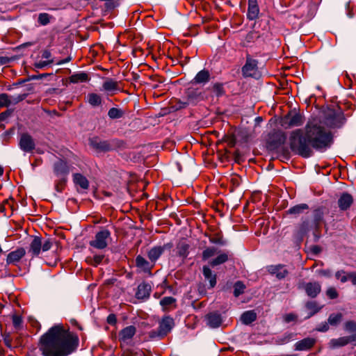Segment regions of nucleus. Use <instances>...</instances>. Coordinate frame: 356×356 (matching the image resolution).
<instances>
[{"label":"nucleus","mask_w":356,"mask_h":356,"mask_svg":"<svg viewBox=\"0 0 356 356\" xmlns=\"http://www.w3.org/2000/svg\"><path fill=\"white\" fill-rule=\"evenodd\" d=\"M79 343L76 334L56 325L40 337L38 348L44 356H67L76 350Z\"/></svg>","instance_id":"1"},{"label":"nucleus","mask_w":356,"mask_h":356,"mask_svg":"<svg viewBox=\"0 0 356 356\" xmlns=\"http://www.w3.org/2000/svg\"><path fill=\"white\" fill-rule=\"evenodd\" d=\"M306 135L312 148L318 151H325L330 148L334 142V136L331 131L327 129L316 120H309L305 127Z\"/></svg>","instance_id":"2"},{"label":"nucleus","mask_w":356,"mask_h":356,"mask_svg":"<svg viewBox=\"0 0 356 356\" xmlns=\"http://www.w3.org/2000/svg\"><path fill=\"white\" fill-rule=\"evenodd\" d=\"M330 213L329 209L325 206H318L313 209L312 220H303L297 227L295 236L299 243L302 242L303 237L309 232L313 231L314 234L321 231L322 226L325 225V217Z\"/></svg>","instance_id":"3"},{"label":"nucleus","mask_w":356,"mask_h":356,"mask_svg":"<svg viewBox=\"0 0 356 356\" xmlns=\"http://www.w3.org/2000/svg\"><path fill=\"white\" fill-rule=\"evenodd\" d=\"M289 144L293 152L303 158H309L313 154L312 146L305 129H297L292 131L289 135Z\"/></svg>","instance_id":"4"},{"label":"nucleus","mask_w":356,"mask_h":356,"mask_svg":"<svg viewBox=\"0 0 356 356\" xmlns=\"http://www.w3.org/2000/svg\"><path fill=\"white\" fill-rule=\"evenodd\" d=\"M175 325V321L171 316H164L159 321L158 329L149 331L148 337L151 339H162L171 332Z\"/></svg>","instance_id":"5"},{"label":"nucleus","mask_w":356,"mask_h":356,"mask_svg":"<svg viewBox=\"0 0 356 356\" xmlns=\"http://www.w3.org/2000/svg\"><path fill=\"white\" fill-rule=\"evenodd\" d=\"M325 122L330 128L339 129L345 123L346 118L340 109H329L325 114Z\"/></svg>","instance_id":"6"},{"label":"nucleus","mask_w":356,"mask_h":356,"mask_svg":"<svg viewBox=\"0 0 356 356\" xmlns=\"http://www.w3.org/2000/svg\"><path fill=\"white\" fill-rule=\"evenodd\" d=\"M286 135L281 130H273L268 134L267 145L270 150H277L285 143Z\"/></svg>","instance_id":"7"},{"label":"nucleus","mask_w":356,"mask_h":356,"mask_svg":"<svg viewBox=\"0 0 356 356\" xmlns=\"http://www.w3.org/2000/svg\"><path fill=\"white\" fill-rule=\"evenodd\" d=\"M304 117L300 113H289L282 121V125L286 129L293 127H299L304 123Z\"/></svg>","instance_id":"8"},{"label":"nucleus","mask_w":356,"mask_h":356,"mask_svg":"<svg viewBox=\"0 0 356 356\" xmlns=\"http://www.w3.org/2000/svg\"><path fill=\"white\" fill-rule=\"evenodd\" d=\"M258 60L253 59L250 54L246 56V61L241 72L244 77H255L258 72Z\"/></svg>","instance_id":"9"},{"label":"nucleus","mask_w":356,"mask_h":356,"mask_svg":"<svg viewBox=\"0 0 356 356\" xmlns=\"http://www.w3.org/2000/svg\"><path fill=\"white\" fill-rule=\"evenodd\" d=\"M53 171L57 177L67 178L70 172V166L66 161L59 159L54 162L53 165Z\"/></svg>","instance_id":"10"},{"label":"nucleus","mask_w":356,"mask_h":356,"mask_svg":"<svg viewBox=\"0 0 356 356\" xmlns=\"http://www.w3.org/2000/svg\"><path fill=\"white\" fill-rule=\"evenodd\" d=\"M266 270L270 275L275 276L279 280L285 279L289 274L288 269L284 264L267 266Z\"/></svg>","instance_id":"11"},{"label":"nucleus","mask_w":356,"mask_h":356,"mask_svg":"<svg viewBox=\"0 0 356 356\" xmlns=\"http://www.w3.org/2000/svg\"><path fill=\"white\" fill-rule=\"evenodd\" d=\"M298 288H303L306 294L311 298H315L321 292V286L318 282H302Z\"/></svg>","instance_id":"12"},{"label":"nucleus","mask_w":356,"mask_h":356,"mask_svg":"<svg viewBox=\"0 0 356 356\" xmlns=\"http://www.w3.org/2000/svg\"><path fill=\"white\" fill-rule=\"evenodd\" d=\"M19 146L22 151L25 152H31L35 149V144L33 138L30 134L24 133L20 136Z\"/></svg>","instance_id":"13"},{"label":"nucleus","mask_w":356,"mask_h":356,"mask_svg":"<svg viewBox=\"0 0 356 356\" xmlns=\"http://www.w3.org/2000/svg\"><path fill=\"white\" fill-rule=\"evenodd\" d=\"M356 342V334L332 339L329 342L330 348L334 349L345 346L350 343Z\"/></svg>","instance_id":"14"},{"label":"nucleus","mask_w":356,"mask_h":356,"mask_svg":"<svg viewBox=\"0 0 356 356\" xmlns=\"http://www.w3.org/2000/svg\"><path fill=\"white\" fill-rule=\"evenodd\" d=\"M90 147L98 152H110L109 140H102L97 137L89 140Z\"/></svg>","instance_id":"15"},{"label":"nucleus","mask_w":356,"mask_h":356,"mask_svg":"<svg viewBox=\"0 0 356 356\" xmlns=\"http://www.w3.org/2000/svg\"><path fill=\"white\" fill-rule=\"evenodd\" d=\"M120 90L119 82L113 79L106 78L102 83V90L104 91L109 96L114 95Z\"/></svg>","instance_id":"16"},{"label":"nucleus","mask_w":356,"mask_h":356,"mask_svg":"<svg viewBox=\"0 0 356 356\" xmlns=\"http://www.w3.org/2000/svg\"><path fill=\"white\" fill-rule=\"evenodd\" d=\"M205 318L207 321V325L211 328L219 327L222 323V316L218 311L208 313L205 316Z\"/></svg>","instance_id":"17"},{"label":"nucleus","mask_w":356,"mask_h":356,"mask_svg":"<svg viewBox=\"0 0 356 356\" xmlns=\"http://www.w3.org/2000/svg\"><path fill=\"white\" fill-rule=\"evenodd\" d=\"M26 250L24 248H18L16 250L10 252L6 258V264L8 265H16L17 262L25 255Z\"/></svg>","instance_id":"18"},{"label":"nucleus","mask_w":356,"mask_h":356,"mask_svg":"<svg viewBox=\"0 0 356 356\" xmlns=\"http://www.w3.org/2000/svg\"><path fill=\"white\" fill-rule=\"evenodd\" d=\"M316 343L314 338L307 337L298 341L295 344V350L298 351H304L311 350Z\"/></svg>","instance_id":"19"},{"label":"nucleus","mask_w":356,"mask_h":356,"mask_svg":"<svg viewBox=\"0 0 356 356\" xmlns=\"http://www.w3.org/2000/svg\"><path fill=\"white\" fill-rule=\"evenodd\" d=\"M151 291V285L147 282H143L138 286L136 298L139 300L147 299L149 297Z\"/></svg>","instance_id":"20"},{"label":"nucleus","mask_w":356,"mask_h":356,"mask_svg":"<svg viewBox=\"0 0 356 356\" xmlns=\"http://www.w3.org/2000/svg\"><path fill=\"white\" fill-rule=\"evenodd\" d=\"M211 79V74L208 70L204 69L200 71L196 76L192 79L193 85L202 84L204 85Z\"/></svg>","instance_id":"21"},{"label":"nucleus","mask_w":356,"mask_h":356,"mask_svg":"<svg viewBox=\"0 0 356 356\" xmlns=\"http://www.w3.org/2000/svg\"><path fill=\"white\" fill-rule=\"evenodd\" d=\"M259 11L257 0H248L247 18L249 20H255L259 17Z\"/></svg>","instance_id":"22"},{"label":"nucleus","mask_w":356,"mask_h":356,"mask_svg":"<svg viewBox=\"0 0 356 356\" xmlns=\"http://www.w3.org/2000/svg\"><path fill=\"white\" fill-rule=\"evenodd\" d=\"M353 203V196L348 193H343L338 200V206L341 211H346Z\"/></svg>","instance_id":"23"},{"label":"nucleus","mask_w":356,"mask_h":356,"mask_svg":"<svg viewBox=\"0 0 356 356\" xmlns=\"http://www.w3.org/2000/svg\"><path fill=\"white\" fill-rule=\"evenodd\" d=\"M111 233L108 229H102L96 234L95 241H91L90 245H107Z\"/></svg>","instance_id":"24"},{"label":"nucleus","mask_w":356,"mask_h":356,"mask_svg":"<svg viewBox=\"0 0 356 356\" xmlns=\"http://www.w3.org/2000/svg\"><path fill=\"white\" fill-rule=\"evenodd\" d=\"M73 182L76 186H79L84 191H87L89 188L88 179L81 173H74L73 175Z\"/></svg>","instance_id":"25"},{"label":"nucleus","mask_w":356,"mask_h":356,"mask_svg":"<svg viewBox=\"0 0 356 356\" xmlns=\"http://www.w3.org/2000/svg\"><path fill=\"white\" fill-rule=\"evenodd\" d=\"M177 300L171 296L164 297L160 300V305L163 312H167L170 309H176Z\"/></svg>","instance_id":"26"},{"label":"nucleus","mask_w":356,"mask_h":356,"mask_svg":"<svg viewBox=\"0 0 356 356\" xmlns=\"http://www.w3.org/2000/svg\"><path fill=\"white\" fill-rule=\"evenodd\" d=\"M136 332V328L134 325L127 326L123 328L119 333L120 341H126L132 339Z\"/></svg>","instance_id":"27"},{"label":"nucleus","mask_w":356,"mask_h":356,"mask_svg":"<svg viewBox=\"0 0 356 356\" xmlns=\"http://www.w3.org/2000/svg\"><path fill=\"white\" fill-rule=\"evenodd\" d=\"M186 97L190 104H195L203 99L202 93L195 89H188Z\"/></svg>","instance_id":"28"},{"label":"nucleus","mask_w":356,"mask_h":356,"mask_svg":"<svg viewBox=\"0 0 356 356\" xmlns=\"http://www.w3.org/2000/svg\"><path fill=\"white\" fill-rule=\"evenodd\" d=\"M202 273L206 280L209 281L210 288H213L216 285L217 275L213 274L209 266H204L202 267Z\"/></svg>","instance_id":"29"},{"label":"nucleus","mask_w":356,"mask_h":356,"mask_svg":"<svg viewBox=\"0 0 356 356\" xmlns=\"http://www.w3.org/2000/svg\"><path fill=\"white\" fill-rule=\"evenodd\" d=\"M256 319L257 314L254 310L246 311L241 316V321L245 325H250Z\"/></svg>","instance_id":"30"},{"label":"nucleus","mask_w":356,"mask_h":356,"mask_svg":"<svg viewBox=\"0 0 356 356\" xmlns=\"http://www.w3.org/2000/svg\"><path fill=\"white\" fill-rule=\"evenodd\" d=\"M71 83H78L87 82L90 80L88 74L86 72L75 73L69 77Z\"/></svg>","instance_id":"31"},{"label":"nucleus","mask_w":356,"mask_h":356,"mask_svg":"<svg viewBox=\"0 0 356 356\" xmlns=\"http://www.w3.org/2000/svg\"><path fill=\"white\" fill-rule=\"evenodd\" d=\"M87 102L92 107H97L102 105V98L100 95L91 92L87 95Z\"/></svg>","instance_id":"32"},{"label":"nucleus","mask_w":356,"mask_h":356,"mask_svg":"<svg viewBox=\"0 0 356 356\" xmlns=\"http://www.w3.org/2000/svg\"><path fill=\"white\" fill-rule=\"evenodd\" d=\"M136 266L143 269L145 272L150 271L153 266L141 255H138L136 257Z\"/></svg>","instance_id":"33"},{"label":"nucleus","mask_w":356,"mask_h":356,"mask_svg":"<svg viewBox=\"0 0 356 356\" xmlns=\"http://www.w3.org/2000/svg\"><path fill=\"white\" fill-rule=\"evenodd\" d=\"M305 307L307 309L310 311L308 316L307 317V318H309L319 312L323 308V306H318L316 301H308L305 304Z\"/></svg>","instance_id":"34"},{"label":"nucleus","mask_w":356,"mask_h":356,"mask_svg":"<svg viewBox=\"0 0 356 356\" xmlns=\"http://www.w3.org/2000/svg\"><path fill=\"white\" fill-rule=\"evenodd\" d=\"M163 252L161 246H154L147 253L149 259L152 262H155Z\"/></svg>","instance_id":"35"},{"label":"nucleus","mask_w":356,"mask_h":356,"mask_svg":"<svg viewBox=\"0 0 356 356\" xmlns=\"http://www.w3.org/2000/svg\"><path fill=\"white\" fill-rule=\"evenodd\" d=\"M343 317V314L340 312L332 313L327 318L328 323L332 327H337L342 321Z\"/></svg>","instance_id":"36"},{"label":"nucleus","mask_w":356,"mask_h":356,"mask_svg":"<svg viewBox=\"0 0 356 356\" xmlns=\"http://www.w3.org/2000/svg\"><path fill=\"white\" fill-rule=\"evenodd\" d=\"M262 36V35L255 30H252L250 31L245 36L244 40L245 45H248L250 43L254 42L257 41L259 38H260Z\"/></svg>","instance_id":"37"},{"label":"nucleus","mask_w":356,"mask_h":356,"mask_svg":"<svg viewBox=\"0 0 356 356\" xmlns=\"http://www.w3.org/2000/svg\"><path fill=\"white\" fill-rule=\"evenodd\" d=\"M307 209H309L308 204L302 203L291 207L287 211V213L293 215H299L300 213H302L305 210Z\"/></svg>","instance_id":"38"},{"label":"nucleus","mask_w":356,"mask_h":356,"mask_svg":"<svg viewBox=\"0 0 356 356\" xmlns=\"http://www.w3.org/2000/svg\"><path fill=\"white\" fill-rule=\"evenodd\" d=\"M228 254L226 253H222L217 256L215 259L211 260L209 264L211 267H214L222 264L225 263L228 260Z\"/></svg>","instance_id":"39"},{"label":"nucleus","mask_w":356,"mask_h":356,"mask_svg":"<svg viewBox=\"0 0 356 356\" xmlns=\"http://www.w3.org/2000/svg\"><path fill=\"white\" fill-rule=\"evenodd\" d=\"M124 115V111L119 108L113 107L108 111V116L111 120H115L122 118Z\"/></svg>","instance_id":"40"},{"label":"nucleus","mask_w":356,"mask_h":356,"mask_svg":"<svg viewBox=\"0 0 356 356\" xmlns=\"http://www.w3.org/2000/svg\"><path fill=\"white\" fill-rule=\"evenodd\" d=\"M104 257V255L103 254H95L93 256H88L86 261L92 266H97L102 262Z\"/></svg>","instance_id":"41"},{"label":"nucleus","mask_w":356,"mask_h":356,"mask_svg":"<svg viewBox=\"0 0 356 356\" xmlns=\"http://www.w3.org/2000/svg\"><path fill=\"white\" fill-rule=\"evenodd\" d=\"M246 286L241 281H237L234 284V296L238 297L245 292Z\"/></svg>","instance_id":"42"},{"label":"nucleus","mask_w":356,"mask_h":356,"mask_svg":"<svg viewBox=\"0 0 356 356\" xmlns=\"http://www.w3.org/2000/svg\"><path fill=\"white\" fill-rule=\"evenodd\" d=\"M52 19H54L53 16L47 13H42L38 15V22L42 26H46Z\"/></svg>","instance_id":"43"},{"label":"nucleus","mask_w":356,"mask_h":356,"mask_svg":"<svg viewBox=\"0 0 356 356\" xmlns=\"http://www.w3.org/2000/svg\"><path fill=\"white\" fill-rule=\"evenodd\" d=\"M51 246H31V248L29 250L32 255V257L38 256L40 252H47L49 250Z\"/></svg>","instance_id":"44"},{"label":"nucleus","mask_w":356,"mask_h":356,"mask_svg":"<svg viewBox=\"0 0 356 356\" xmlns=\"http://www.w3.org/2000/svg\"><path fill=\"white\" fill-rule=\"evenodd\" d=\"M209 240L211 243L216 245H222L225 242L220 232H214L211 234L209 236Z\"/></svg>","instance_id":"45"},{"label":"nucleus","mask_w":356,"mask_h":356,"mask_svg":"<svg viewBox=\"0 0 356 356\" xmlns=\"http://www.w3.org/2000/svg\"><path fill=\"white\" fill-rule=\"evenodd\" d=\"M109 144L111 151L116 149L124 148L125 147V143L123 140L117 138L110 140Z\"/></svg>","instance_id":"46"},{"label":"nucleus","mask_w":356,"mask_h":356,"mask_svg":"<svg viewBox=\"0 0 356 356\" xmlns=\"http://www.w3.org/2000/svg\"><path fill=\"white\" fill-rule=\"evenodd\" d=\"M28 96L27 93H22L17 95L10 96V105H16L24 100Z\"/></svg>","instance_id":"47"},{"label":"nucleus","mask_w":356,"mask_h":356,"mask_svg":"<svg viewBox=\"0 0 356 356\" xmlns=\"http://www.w3.org/2000/svg\"><path fill=\"white\" fill-rule=\"evenodd\" d=\"M67 180V178L58 177V179L56 181L55 183V190L58 193L63 192V191L65 188Z\"/></svg>","instance_id":"48"},{"label":"nucleus","mask_w":356,"mask_h":356,"mask_svg":"<svg viewBox=\"0 0 356 356\" xmlns=\"http://www.w3.org/2000/svg\"><path fill=\"white\" fill-rule=\"evenodd\" d=\"M343 327L346 331L356 334V321H348L344 323Z\"/></svg>","instance_id":"49"},{"label":"nucleus","mask_w":356,"mask_h":356,"mask_svg":"<svg viewBox=\"0 0 356 356\" xmlns=\"http://www.w3.org/2000/svg\"><path fill=\"white\" fill-rule=\"evenodd\" d=\"M10 106V95L6 93L0 94V108L9 107Z\"/></svg>","instance_id":"50"},{"label":"nucleus","mask_w":356,"mask_h":356,"mask_svg":"<svg viewBox=\"0 0 356 356\" xmlns=\"http://www.w3.org/2000/svg\"><path fill=\"white\" fill-rule=\"evenodd\" d=\"M213 90L217 97H221L225 93L223 84L221 83H216L213 86Z\"/></svg>","instance_id":"51"},{"label":"nucleus","mask_w":356,"mask_h":356,"mask_svg":"<svg viewBox=\"0 0 356 356\" xmlns=\"http://www.w3.org/2000/svg\"><path fill=\"white\" fill-rule=\"evenodd\" d=\"M298 320V316L294 313H289L286 314L283 316V321L286 323H289L291 322L297 323Z\"/></svg>","instance_id":"52"},{"label":"nucleus","mask_w":356,"mask_h":356,"mask_svg":"<svg viewBox=\"0 0 356 356\" xmlns=\"http://www.w3.org/2000/svg\"><path fill=\"white\" fill-rule=\"evenodd\" d=\"M175 251L176 254L181 257L183 258H186L188 254V246H177Z\"/></svg>","instance_id":"53"},{"label":"nucleus","mask_w":356,"mask_h":356,"mask_svg":"<svg viewBox=\"0 0 356 356\" xmlns=\"http://www.w3.org/2000/svg\"><path fill=\"white\" fill-rule=\"evenodd\" d=\"M223 140L227 143L229 147H233L236 143V138L234 134L225 135L223 138Z\"/></svg>","instance_id":"54"},{"label":"nucleus","mask_w":356,"mask_h":356,"mask_svg":"<svg viewBox=\"0 0 356 356\" xmlns=\"http://www.w3.org/2000/svg\"><path fill=\"white\" fill-rule=\"evenodd\" d=\"M216 254V249L213 247L208 248L202 252L203 260H207L209 258L214 256Z\"/></svg>","instance_id":"55"},{"label":"nucleus","mask_w":356,"mask_h":356,"mask_svg":"<svg viewBox=\"0 0 356 356\" xmlns=\"http://www.w3.org/2000/svg\"><path fill=\"white\" fill-rule=\"evenodd\" d=\"M326 295L330 299H336L339 296V293L334 287H330L326 291Z\"/></svg>","instance_id":"56"},{"label":"nucleus","mask_w":356,"mask_h":356,"mask_svg":"<svg viewBox=\"0 0 356 356\" xmlns=\"http://www.w3.org/2000/svg\"><path fill=\"white\" fill-rule=\"evenodd\" d=\"M294 336L295 334L292 332H286L280 340L282 343H286L289 342L294 337Z\"/></svg>","instance_id":"57"},{"label":"nucleus","mask_w":356,"mask_h":356,"mask_svg":"<svg viewBox=\"0 0 356 356\" xmlns=\"http://www.w3.org/2000/svg\"><path fill=\"white\" fill-rule=\"evenodd\" d=\"M233 156L236 163L241 164L244 161L243 156L239 152L238 150L235 151Z\"/></svg>","instance_id":"58"},{"label":"nucleus","mask_w":356,"mask_h":356,"mask_svg":"<svg viewBox=\"0 0 356 356\" xmlns=\"http://www.w3.org/2000/svg\"><path fill=\"white\" fill-rule=\"evenodd\" d=\"M328 321L322 323L316 328V330L322 332H327L330 329Z\"/></svg>","instance_id":"59"},{"label":"nucleus","mask_w":356,"mask_h":356,"mask_svg":"<svg viewBox=\"0 0 356 356\" xmlns=\"http://www.w3.org/2000/svg\"><path fill=\"white\" fill-rule=\"evenodd\" d=\"M189 104H190V103L188 102V99L186 102L177 100L175 107L176 110H179V109L185 108Z\"/></svg>","instance_id":"60"},{"label":"nucleus","mask_w":356,"mask_h":356,"mask_svg":"<svg viewBox=\"0 0 356 356\" xmlns=\"http://www.w3.org/2000/svg\"><path fill=\"white\" fill-rule=\"evenodd\" d=\"M54 62L53 60H44V61H40L38 63H35L34 64V66L36 68H38V69H41V68H43L46 66H47L48 65Z\"/></svg>","instance_id":"61"},{"label":"nucleus","mask_w":356,"mask_h":356,"mask_svg":"<svg viewBox=\"0 0 356 356\" xmlns=\"http://www.w3.org/2000/svg\"><path fill=\"white\" fill-rule=\"evenodd\" d=\"M22 323V319L20 316L15 315L13 316V324L15 328L20 327Z\"/></svg>","instance_id":"62"},{"label":"nucleus","mask_w":356,"mask_h":356,"mask_svg":"<svg viewBox=\"0 0 356 356\" xmlns=\"http://www.w3.org/2000/svg\"><path fill=\"white\" fill-rule=\"evenodd\" d=\"M353 274H355V271L349 272V273H346V274H343L342 275V277H341L339 280L342 283H345L348 280H350L351 282L350 275H353Z\"/></svg>","instance_id":"63"},{"label":"nucleus","mask_w":356,"mask_h":356,"mask_svg":"<svg viewBox=\"0 0 356 356\" xmlns=\"http://www.w3.org/2000/svg\"><path fill=\"white\" fill-rule=\"evenodd\" d=\"M138 353L135 352L134 350L126 349L124 350L121 356H137Z\"/></svg>","instance_id":"64"}]
</instances>
